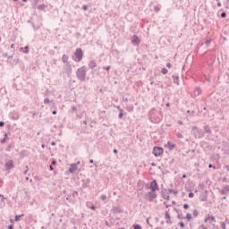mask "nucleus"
<instances>
[{"label": "nucleus", "mask_w": 229, "mask_h": 229, "mask_svg": "<svg viewBox=\"0 0 229 229\" xmlns=\"http://www.w3.org/2000/svg\"><path fill=\"white\" fill-rule=\"evenodd\" d=\"M193 216H194V217H198V216H199L198 209L193 210Z\"/></svg>", "instance_id": "obj_15"}, {"label": "nucleus", "mask_w": 229, "mask_h": 229, "mask_svg": "<svg viewBox=\"0 0 229 229\" xmlns=\"http://www.w3.org/2000/svg\"><path fill=\"white\" fill-rule=\"evenodd\" d=\"M133 228L134 229H142V227H140V225H134Z\"/></svg>", "instance_id": "obj_18"}, {"label": "nucleus", "mask_w": 229, "mask_h": 229, "mask_svg": "<svg viewBox=\"0 0 229 229\" xmlns=\"http://www.w3.org/2000/svg\"><path fill=\"white\" fill-rule=\"evenodd\" d=\"M179 225H180L181 228H183V226H185V225L183 224V222H181Z\"/></svg>", "instance_id": "obj_24"}, {"label": "nucleus", "mask_w": 229, "mask_h": 229, "mask_svg": "<svg viewBox=\"0 0 229 229\" xmlns=\"http://www.w3.org/2000/svg\"><path fill=\"white\" fill-rule=\"evenodd\" d=\"M132 42L134 44H139L140 42V39H139V38L137 36H133L132 37Z\"/></svg>", "instance_id": "obj_10"}, {"label": "nucleus", "mask_w": 229, "mask_h": 229, "mask_svg": "<svg viewBox=\"0 0 229 229\" xmlns=\"http://www.w3.org/2000/svg\"><path fill=\"white\" fill-rule=\"evenodd\" d=\"M200 229H208V228H207V226H205V225H200Z\"/></svg>", "instance_id": "obj_28"}, {"label": "nucleus", "mask_w": 229, "mask_h": 229, "mask_svg": "<svg viewBox=\"0 0 229 229\" xmlns=\"http://www.w3.org/2000/svg\"><path fill=\"white\" fill-rule=\"evenodd\" d=\"M90 164H94V160L91 159V160H90Z\"/></svg>", "instance_id": "obj_40"}, {"label": "nucleus", "mask_w": 229, "mask_h": 229, "mask_svg": "<svg viewBox=\"0 0 229 229\" xmlns=\"http://www.w3.org/2000/svg\"><path fill=\"white\" fill-rule=\"evenodd\" d=\"M11 47H13V45H12Z\"/></svg>", "instance_id": "obj_47"}, {"label": "nucleus", "mask_w": 229, "mask_h": 229, "mask_svg": "<svg viewBox=\"0 0 229 229\" xmlns=\"http://www.w3.org/2000/svg\"><path fill=\"white\" fill-rule=\"evenodd\" d=\"M152 153L156 157H162V155H164V148L161 147H154Z\"/></svg>", "instance_id": "obj_2"}, {"label": "nucleus", "mask_w": 229, "mask_h": 229, "mask_svg": "<svg viewBox=\"0 0 229 229\" xmlns=\"http://www.w3.org/2000/svg\"><path fill=\"white\" fill-rule=\"evenodd\" d=\"M8 229H13V225H9Z\"/></svg>", "instance_id": "obj_33"}, {"label": "nucleus", "mask_w": 229, "mask_h": 229, "mask_svg": "<svg viewBox=\"0 0 229 229\" xmlns=\"http://www.w3.org/2000/svg\"><path fill=\"white\" fill-rule=\"evenodd\" d=\"M26 53H28V47H26Z\"/></svg>", "instance_id": "obj_43"}, {"label": "nucleus", "mask_w": 229, "mask_h": 229, "mask_svg": "<svg viewBox=\"0 0 229 229\" xmlns=\"http://www.w3.org/2000/svg\"><path fill=\"white\" fill-rule=\"evenodd\" d=\"M22 216H24V215L16 216L14 221H15L16 223L19 222V221H21V218Z\"/></svg>", "instance_id": "obj_13"}, {"label": "nucleus", "mask_w": 229, "mask_h": 229, "mask_svg": "<svg viewBox=\"0 0 229 229\" xmlns=\"http://www.w3.org/2000/svg\"><path fill=\"white\" fill-rule=\"evenodd\" d=\"M68 60H69V56H67L66 55H63V62H68Z\"/></svg>", "instance_id": "obj_14"}, {"label": "nucleus", "mask_w": 229, "mask_h": 229, "mask_svg": "<svg viewBox=\"0 0 229 229\" xmlns=\"http://www.w3.org/2000/svg\"><path fill=\"white\" fill-rule=\"evenodd\" d=\"M100 199H101L103 201H105V200L106 199V196L102 195V196L100 197Z\"/></svg>", "instance_id": "obj_21"}, {"label": "nucleus", "mask_w": 229, "mask_h": 229, "mask_svg": "<svg viewBox=\"0 0 229 229\" xmlns=\"http://www.w3.org/2000/svg\"><path fill=\"white\" fill-rule=\"evenodd\" d=\"M186 219H188V221H191V219H192V215H191L190 213H188L186 215Z\"/></svg>", "instance_id": "obj_16"}, {"label": "nucleus", "mask_w": 229, "mask_h": 229, "mask_svg": "<svg viewBox=\"0 0 229 229\" xmlns=\"http://www.w3.org/2000/svg\"><path fill=\"white\" fill-rule=\"evenodd\" d=\"M182 178H187V175H186V174H183V175H182Z\"/></svg>", "instance_id": "obj_37"}, {"label": "nucleus", "mask_w": 229, "mask_h": 229, "mask_svg": "<svg viewBox=\"0 0 229 229\" xmlns=\"http://www.w3.org/2000/svg\"><path fill=\"white\" fill-rule=\"evenodd\" d=\"M114 153H117V149H114Z\"/></svg>", "instance_id": "obj_41"}, {"label": "nucleus", "mask_w": 229, "mask_h": 229, "mask_svg": "<svg viewBox=\"0 0 229 229\" xmlns=\"http://www.w3.org/2000/svg\"><path fill=\"white\" fill-rule=\"evenodd\" d=\"M53 165H56V160L52 161Z\"/></svg>", "instance_id": "obj_30"}, {"label": "nucleus", "mask_w": 229, "mask_h": 229, "mask_svg": "<svg viewBox=\"0 0 229 229\" xmlns=\"http://www.w3.org/2000/svg\"><path fill=\"white\" fill-rule=\"evenodd\" d=\"M10 223H14L13 219H10Z\"/></svg>", "instance_id": "obj_38"}, {"label": "nucleus", "mask_w": 229, "mask_h": 229, "mask_svg": "<svg viewBox=\"0 0 229 229\" xmlns=\"http://www.w3.org/2000/svg\"><path fill=\"white\" fill-rule=\"evenodd\" d=\"M90 209H91V210H96V207L91 206V207H90Z\"/></svg>", "instance_id": "obj_32"}, {"label": "nucleus", "mask_w": 229, "mask_h": 229, "mask_svg": "<svg viewBox=\"0 0 229 229\" xmlns=\"http://www.w3.org/2000/svg\"><path fill=\"white\" fill-rule=\"evenodd\" d=\"M165 199H169V196H165Z\"/></svg>", "instance_id": "obj_35"}, {"label": "nucleus", "mask_w": 229, "mask_h": 229, "mask_svg": "<svg viewBox=\"0 0 229 229\" xmlns=\"http://www.w3.org/2000/svg\"><path fill=\"white\" fill-rule=\"evenodd\" d=\"M78 165H80V161L77 164H72L69 168L70 173H74L78 169Z\"/></svg>", "instance_id": "obj_7"}, {"label": "nucleus", "mask_w": 229, "mask_h": 229, "mask_svg": "<svg viewBox=\"0 0 229 229\" xmlns=\"http://www.w3.org/2000/svg\"><path fill=\"white\" fill-rule=\"evenodd\" d=\"M5 165H6L7 169L13 168V161H12V160L8 161Z\"/></svg>", "instance_id": "obj_9"}, {"label": "nucleus", "mask_w": 229, "mask_h": 229, "mask_svg": "<svg viewBox=\"0 0 229 229\" xmlns=\"http://www.w3.org/2000/svg\"><path fill=\"white\" fill-rule=\"evenodd\" d=\"M156 199H157V192L156 191H149L148 193H147V199L148 201H153Z\"/></svg>", "instance_id": "obj_3"}, {"label": "nucleus", "mask_w": 229, "mask_h": 229, "mask_svg": "<svg viewBox=\"0 0 229 229\" xmlns=\"http://www.w3.org/2000/svg\"><path fill=\"white\" fill-rule=\"evenodd\" d=\"M221 17H223V18L226 17V13H221Z\"/></svg>", "instance_id": "obj_25"}, {"label": "nucleus", "mask_w": 229, "mask_h": 229, "mask_svg": "<svg viewBox=\"0 0 229 229\" xmlns=\"http://www.w3.org/2000/svg\"><path fill=\"white\" fill-rule=\"evenodd\" d=\"M44 103H46V104L49 103V98H46V99L44 100Z\"/></svg>", "instance_id": "obj_26"}, {"label": "nucleus", "mask_w": 229, "mask_h": 229, "mask_svg": "<svg viewBox=\"0 0 229 229\" xmlns=\"http://www.w3.org/2000/svg\"><path fill=\"white\" fill-rule=\"evenodd\" d=\"M189 198H194V193L190 192V193H189Z\"/></svg>", "instance_id": "obj_22"}, {"label": "nucleus", "mask_w": 229, "mask_h": 229, "mask_svg": "<svg viewBox=\"0 0 229 229\" xmlns=\"http://www.w3.org/2000/svg\"><path fill=\"white\" fill-rule=\"evenodd\" d=\"M77 76L80 80H85V71L84 70H81V69H79L77 71Z\"/></svg>", "instance_id": "obj_6"}, {"label": "nucleus", "mask_w": 229, "mask_h": 229, "mask_svg": "<svg viewBox=\"0 0 229 229\" xmlns=\"http://www.w3.org/2000/svg\"><path fill=\"white\" fill-rule=\"evenodd\" d=\"M52 146H55V141H53V142H52Z\"/></svg>", "instance_id": "obj_39"}, {"label": "nucleus", "mask_w": 229, "mask_h": 229, "mask_svg": "<svg viewBox=\"0 0 229 229\" xmlns=\"http://www.w3.org/2000/svg\"><path fill=\"white\" fill-rule=\"evenodd\" d=\"M221 227H222V229H226V224L222 223V224H221Z\"/></svg>", "instance_id": "obj_19"}, {"label": "nucleus", "mask_w": 229, "mask_h": 229, "mask_svg": "<svg viewBox=\"0 0 229 229\" xmlns=\"http://www.w3.org/2000/svg\"><path fill=\"white\" fill-rule=\"evenodd\" d=\"M161 72H162V74H167V72H169V71L165 68H163Z\"/></svg>", "instance_id": "obj_17"}, {"label": "nucleus", "mask_w": 229, "mask_h": 229, "mask_svg": "<svg viewBox=\"0 0 229 229\" xmlns=\"http://www.w3.org/2000/svg\"><path fill=\"white\" fill-rule=\"evenodd\" d=\"M23 1V3H26V1H28V0H22Z\"/></svg>", "instance_id": "obj_44"}, {"label": "nucleus", "mask_w": 229, "mask_h": 229, "mask_svg": "<svg viewBox=\"0 0 229 229\" xmlns=\"http://www.w3.org/2000/svg\"><path fill=\"white\" fill-rule=\"evenodd\" d=\"M3 126H4V122H0V127L2 128Z\"/></svg>", "instance_id": "obj_27"}, {"label": "nucleus", "mask_w": 229, "mask_h": 229, "mask_svg": "<svg viewBox=\"0 0 229 229\" xmlns=\"http://www.w3.org/2000/svg\"><path fill=\"white\" fill-rule=\"evenodd\" d=\"M165 219H167L168 221L171 219V215H169V211H166V212L165 213Z\"/></svg>", "instance_id": "obj_11"}, {"label": "nucleus", "mask_w": 229, "mask_h": 229, "mask_svg": "<svg viewBox=\"0 0 229 229\" xmlns=\"http://www.w3.org/2000/svg\"><path fill=\"white\" fill-rule=\"evenodd\" d=\"M166 67H168V69H171V64L168 63V64H166Z\"/></svg>", "instance_id": "obj_29"}, {"label": "nucleus", "mask_w": 229, "mask_h": 229, "mask_svg": "<svg viewBox=\"0 0 229 229\" xmlns=\"http://www.w3.org/2000/svg\"><path fill=\"white\" fill-rule=\"evenodd\" d=\"M217 6H221V3H218V4H217Z\"/></svg>", "instance_id": "obj_42"}, {"label": "nucleus", "mask_w": 229, "mask_h": 229, "mask_svg": "<svg viewBox=\"0 0 229 229\" xmlns=\"http://www.w3.org/2000/svg\"><path fill=\"white\" fill-rule=\"evenodd\" d=\"M50 171H55V168L53 167V165H50Z\"/></svg>", "instance_id": "obj_34"}, {"label": "nucleus", "mask_w": 229, "mask_h": 229, "mask_svg": "<svg viewBox=\"0 0 229 229\" xmlns=\"http://www.w3.org/2000/svg\"><path fill=\"white\" fill-rule=\"evenodd\" d=\"M83 59V50L81 48H77L75 51V62H81Z\"/></svg>", "instance_id": "obj_1"}, {"label": "nucleus", "mask_w": 229, "mask_h": 229, "mask_svg": "<svg viewBox=\"0 0 229 229\" xmlns=\"http://www.w3.org/2000/svg\"><path fill=\"white\" fill-rule=\"evenodd\" d=\"M119 118H120V119H123V113H120V114H119Z\"/></svg>", "instance_id": "obj_31"}, {"label": "nucleus", "mask_w": 229, "mask_h": 229, "mask_svg": "<svg viewBox=\"0 0 229 229\" xmlns=\"http://www.w3.org/2000/svg\"><path fill=\"white\" fill-rule=\"evenodd\" d=\"M42 148H44V145H42Z\"/></svg>", "instance_id": "obj_48"}, {"label": "nucleus", "mask_w": 229, "mask_h": 229, "mask_svg": "<svg viewBox=\"0 0 229 229\" xmlns=\"http://www.w3.org/2000/svg\"><path fill=\"white\" fill-rule=\"evenodd\" d=\"M212 167V165H209V168Z\"/></svg>", "instance_id": "obj_46"}, {"label": "nucleus", "mask_w": 229, "mask_h": 229, "mask_svg": "<svg viewBox=\"0 0 229 229\" xmlns=\"http://www.w3.org/2000/svg\"><path fill=\"white\" fill-rule=\"evenodd\" d=\"M8 140V134L4 135V138L1 140L2 144H4V142H6Z\"/></svg>", "instance_id": "obj_12"}, {"label": "nucleus", "mask_w": 229, "mask_h": 229, "mask_svg": "<svg viewBox=\"0 0 229 229\" xmlns=\"http://www.w3.org/2000/svg\"><path fill=\"white\" fill-rule=\"evenodd\" d=\"M53 114H54V115H56V111H53Z\"/></svg>", "instance_id": "obj_36"}, {"label": "nucleus", "mask_w": 229, "mask_h": 229, "mask_svg": "<svg viewBox=\"0 0 229 229\" xmlns=\"http://www.w3.org/2000/svg\"><path fill=\"white\" fill-rule=\"evenodd\" d=\"M204 223H216V217L214 216H210V214H208L206 218L204 219Z\"/></svg>", "instance_id": "obj_4"}, {"label": "nucleus", "mask_w": 229, "mask_h": 229, "mask_svg": "<svg viewBox=\"0 0 229 229\" xmlns=\"http://www.w3.org/2000/svg\"><path fill=\"white\" fill-rule=\"evenodd\" d=\"M109 69H110V67H107V68H106V71H108Z\"/></svg>", "instance_id": "obj_45"}, {"label": "nucleus", "mask_w": 229, "mask_h": 229, "mask_svg": "<svg viewBox=\"0 0 229 229\" xmlns=\"http://www.w3.org/2000/svg\"><path fill=\"white\" fill-rule=\"evenodd\" d=\"M165 148H167L170 150L174 149L176 148V145L171 143V141H168L166 145H165Z\"/></svg>", "instance_id": "obj_8"}, {"label": "nucleus", "mask_w": 229, "mask_h": 229, "mask_svg": "<svg viewBox=\"0 0 229 229\" xmlns=\"http://www.w3.org/2000/svg\"><path fill=\"white\" fill-rule=\"evenodd\" d=\"M183 208H184L185 210H187V208H189L188 204H184V205H183Z\"/></svg>", "instance_id": "obj_23"}, {"label": "nucleus", "mask_w": 229, "mask_h": 229, "mask_svg": "<svg viewBox=\"0 0 229 229\" xmlns=\"http://www.w3.org/2000/svg\"><path fill=\"white\" fill-rule=\"evenodd\" d=\"M14 1H17V0H14Z\"/></svg>", "instance_id": "obj_49"}, {"label": "nucleus", "mask_w": 229, "mask_h": 229, "mask_svg": "<svg viewBox=\"0 0 229 229\" xmlns=\"http://www.w3.org/2000/svg\"><path fill=\"white\" fill-rule=\"evenodd\" d=\"M149 189L151 191H154V192H156V191H158V183H157L156 180L150 182Z\"/></svg>", "instance_id": "obj_5"}, {"label": "nucleus", "mask_w": 229, "mask_h": 229, "mask_svg": "<svg viewBox=\"0 0 229 229\" xmlns=\"http://www.w3.org/2000/svg\"><path fill=\"white\" fill-rule=\"evenodd\" d=\"M1 200L4 201V199H6V198L4 197V195H0Z\"/></svg>", "instance_id": "obj_20"}]
</instances>
